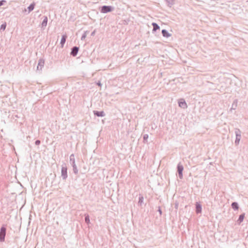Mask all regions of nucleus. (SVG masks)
Wrapping results in <instances>:
<instances>
[{
  "label": "nucleus",
  "instance_id": "10",
  "mask_svg": "<svg viewBox=\"0 0 248 248\" xmlns=\"http://www.w3.org/2000/svg\"><path fill=\"white\" fill-rule=\"evenodd\" d=\"M93 114L97 117H104L105 116L104 111L93 110Z\"/></svg>",
  "mask_w": 248,
  "mask_h": 248
},
{
  "label": "nucleus",
  "instance_id": "1",
  "mask_svg": "<svg viewBox=\"0 0 248 248\" xmlns=\"http://www.w3.org/2000/svg\"><path fill=\"white\" fill-rule=\"evenodd\" d=\"M69 161H70V164L71 165L72 167H73V172L75 174H77L78 173V170L77 165L76 164L74 154H72L70 155V157H69Z\"/></svg>",
  "mask_w": 248,
  "mask_h": 248
},
{
  "label": "nucleus",
  "instance_id": "3",
  "mask_svg": "<svg viewBox=\"0 0 248 248\" xmlns=\"http://www.w3.org/2000/svg\"><path fill=\"white\" fill-rule=\"evenodd\" d=\"M6 225L3 224L0 229V242H3L5 241L6 233Z\"/></svg>",
  "mask_w": 248,
  "mask_h": 248
},
{
  "label": "nucleus",
  "instance_id": "23",
  "mask_svg": "<svg viewBox=\"0 0 248 248\" xmlns=\"http://www.w3.org/2000/svg\"><path fill=\"white\" fill-rule=\"evenodd\" d=\"M148 134H144L143 136V142L145 143L147 142V140L148 139Z\"/></svg>",
  "mask_w": 248,
  "mask_h": 248
},
{
  "label": "nucleus",
  "instance_id": "15",
  "mask_svg": "<svg viewBox=\"0 0 248 248\" xmlns=\"http://www.w3.org/2000/svg\"><path fill=\"white\" fill-rule=\"evenodd\" d=\"M66 38H67V36L66 35H63L62 36L61 40V42H60V44L61 45L62 47H63V45H64V44L66 42Z\"/></svg>",
  "mask_w": 248,
  "mask_h": 248
},
{
  "label": "nucleus",
  "instance_id": "24",
  "mask_svg": "<svg viewBox=\"0 0 248 248\" xmlns=\"http://www.w3.org/2000/svg\"><path fill=\"white\" fill-rule=\"evenodd\" d=\"M6 27V23L5 22L2 24L0 27V31H4Z\"/></svg>",
  "mask_w": 248,
  "mask_h": 248
},
{
  "label": "nucleus",
  "instance_id": "11",
  "mask_svg": "<svg viewBox=\"0 0 248 248\" xmlns=\"http://www.w3.org/2000/svg\"><path fill=\"white\" fill-rule=\"evenodd\" d=\"M196 212L197 214L202 212V204L200 202L196 203Z\"/></svg>",
  "mask_w": 248,
  "mask_h": 248
},
{
  "label": "nucleus",
  "instance_id": "13",
  "mask_svg": "<svg viewBox=\"0 0 248 248\" xmlns=\"http://www.w3.org/2000/svg\"><path fill=\"white\" fill-rule=\"evenodd\" d=\"M161 33L163 36L166 38H168L171 35V34L166 29H163L161 31Z\"/></svg>",
  "mask_w": 248,
  "mask_h": 248
},
{
  "label": "nucleus",
  "instance_id": "8",
  "mask_svg": "<svg viewBox=\"0 0 248 248\" xmlns=\"http://www.w3.org/2000/svg\"><path fill=\"white\" fill-rule=\"evenodd\" d=\"M178 105L183 108H186L187 107V104L184 99H181L178 101Z\"/></svg>",
  "mask_w": 248,
  "mask_h": 248
},
{
  "label": "nucleus",
  "instance_id": "14",
  "mask_svg": "<svg viewBox=\"0 0 248 248\" xmlns=\"http://www.w3.org/2000/svg\"><path fill=\"white\" fill-rule=\"evenodd\" d=\"M152 25L153 26V27L152 31L153 32H154L156 31L157 30L160 29V27L159 26V25L155 22H153L152 23Z\"/></svg>",
  "mask_w": 248,
  "mask_h": 248
},
{
  "label": "nucleus",
  "instance_id": "18",
  "mask_svg": "<svg viewBox=\"0 0 248 248\" xmlns=\"http://www.w3.org/2000/svg\"><path fill=\"white\" fill-rule=\"evenodd\" d=\"M231 206L234 210H237L239 209V205L237 202H233L231 204Z\"/></svg>",
  "mask_w": 248,
  "mask_h": 248
},
{
  "label": "nucleus",
  "instance_id": "19",
  "mask_svg": "<svg viewBox=\"0 0 248 248\" xmlns=\"http://www.w3.org/2000/svg\"><path fill=\"white\" fill-rule=\"evenodd\" d=\"M143 200H144V198H143V197L142 195L140 194L139 195V202H138V204L140 205V206H141L143 202Z\"/></svg>",
  "mask_w": 248,
  "mask_h": 248
},
{
  "label": "nucleus",
  "instance_id": "4",
  "mask_svg": "<svg viewBox=\"0 0 248 248\" xmlns=\"http://www.w3.org/2000/svg\"><path fill=\"white\" fill-rule=\"evenodd\" d=\"M61 177L63 180H65L68 177L67 167L65 163H63L61 168Z\"/></svg>",
  "mask_w": 248,
  "mask_h": 248
},
{
  "label": "nucleus",
  "instance_id": "30",
  "mask_svg": "<svg viewBox=\"0 0 248 248\" xmlns=\"http://www.w3.org/2000/svg\"><path fill=\"white\" fill-rule=\"evenodd\" d=\"M95 30H94V31H93L91 33V35L92 36H94V35H95Z\"/></svg>",
  "mask_w": 248,
  "mask_h": 248
},
{
  "label": "nucleus",
  "instance_id": "20",
  "mask_svg": "<svg viewBox=\"0 0 248 248\" xmlns=\"http://www.w3.org/2000/svg\"><path fill=\"white\" fill-rule=\"evenodd\" d=\"M238 100L237 99H235L232 104L231 109H235L237 106Z\"/></svg>",
  "mask_w": 248,
  "mask_h": 248
},
{
  "label": "nucleus",
  "instance_id": "6",
  "mask_svg": "<svg viewBox=\"0 0 248 248\" xmlns=\"http://www.w3.org/2000/svg\"><path fill=\"white\" fill-rule=\"evenodd\" d=\"M184 170V167L181 163L179 162L177 166V171L178 174V177L180 179L183 178V171Z\"/></svg>",
  "mask_w": 248,
  "mask_h": 248
},
{
  "label": "nucleus",
  "instance_id": "12",
  "mask_svg": "<svg viewBox=\"0 0 248 248\" xmlns=\"http://www.w3.org/2000/svg\"><path fill=\"white\" fill-rule=\"evenodd\" d=\"M43 20L41 23V28H44L46 27L47 25V21H48V18L46 16H43Z\"/></svg>",
  "mask_w": 248,
  "mask_h": 248
},
{
  "label": "nucleus",
  "instance_id": "27",
  "mask_svg": "<svg viewBox=\"0 0 248 248\" xmlns=\"http://www.w3.org/2000/svg\"><path fill=\"white\" fill-rule=\"evenodd\" d=\"M40 143H41V141L39 140H37L35 141V144L36 145H39L40 144Z\"/></svg>",
  "mask_w": 248,
  "mask_h": 248
},
{
  "label": "nucleus",
  "instance_id": "21",
  "mask_svg": "<svg viewBox=\"0 0 248 248\" xmlns=\"http://www.w3.org/2000/svg\"><path fill=\"white\" fill-rule=\"evenodd\" d=\"M169 7H171L174 4L175 0H165Z\"/></svg>",
  "mask_w": 248,
  "mask_h": 248
},
{
  "label": "nucleus",
  "instance_id": "28",
  "mask_svg": "<svg viewBox=\"0 0 248 248\" xmlns=\"http://www.w3.org/2000/svg\"><path fill=\"white\" fill-rule=\"evenodd\" d=\"M157 211L159 213V214L161 215H162V211H161V208L160 207H158V209L157 210Z\"/></svg>",
  "mask_w": 248,
  "mask_h": 248
},
{
  "label": "nucleus",
  "instance_id": "16",
  "mask_svg": "<svg viewBox=\"0 0 248 248\" xmlns=\"http://www.w3.org/2000/svg\"><path fill=\"white\" fill-rule=\"evenodd\" d=\"M35 3L34 2H33L32 3H31L28 7H27V9L28 10V13H30L32 11H33V10L34 9V7H35Z\"/></svg>",
  "mask_w": 248,
  "mask_h": 248
},
{
  "label": "nucleus",
  "instance_id": "22",
  "mask_svg": "<svg viewBox=\"0 0 248 248\" xmlns=\"http://www.w3.org/2000/svg\"><path fill=\"white\" fill-rule=\"evenodd\" d=\"M85 221L87 224H89L90 222V217L88 214L85 215Z\"/></svg>",
  "mask_w": 248,
  "mask_h": 248
},
{
  "label": "nucleus",
  "instance_id": "5",
  "mask_svg": "<svg viewBox=\"0 0 248 248\" xmlns=\"http://www.w3.org/2000/svg\"><path fill=\"white\" fill-rule=\"evenodd\" d=\"M241 132L240 130L239 129L236 128L235 130V134L236 136V139L235 140V144L236 145H237L239 144L240 140L241 138Z\"/></svg>",
  "mask_w": 248,
  "mask_h": 248
},
{
  "label": "nucleus",
  "instance_id": "2",
  "mask_svg": "<svg viewBox=\"0 0 248 248\" xmlns=\"http://www.w3.org/2000/svg\"><path fill=\"white\" fill-rule=\"evenodd\" d=\"M114 7L111 5H103L99 7L100 12L101 13L106 14L113 11Z\"/></svg>",
  "mask_w": 248,
  "mask_h": 248
},
{
  "label": "nucleus",
  "instance_id": "7",
  "mask_svg": "<svg viewBox=\"0 0 248 248\" xmlns=\"http://www.w3.org/2000/svg\"><path fill=\"white\" fill-rule=\"evenodd\" d=\"M79 51V47L74 46L71 48L70 55L73 57H76Z\"/></svg>",
  "mask_w": 248,
  "mask_h": 248
},
{
  "label": "nucleus",
  "instance_id": "29",
  "mask_svg": "<svg viewBox=\"0 0 248 248\" xmlns=\"http://www.w3.org/2000/svg\"><path fill=\"white\" fill-rule=\"evenodd\" d=\"M96 85H97L98 86H101L102 85V84L101 83V82L100 81H98L96 83Z\"/></svg>",
  "mask_w": 248,
  "mask_h": 248
},
{
  "label": "nucleus",
  "instance_id": "17",
  "mask_svg": "<svg viewBox=\"0 0 248 248\" xmlns=\"http://www.w3.org/2000/svg\"><path fill=\"white\" fill-rule=\"evenodd\" d=\"M245 217V214L243 213L242 214H241L239 217V218L238 219V220H237V222L238 224H240V223L241 222H243V220H244V218Z\"/></svg>",
  "mask_w": 248,
  "mask_h": 248
},
{
  "label": "nucleus",
  "instance_id": "26",
  "mask_svg": "<svg viewBox=\"0 0 248 248\" xmlns=\"http://www.w3.org/2000/svg\"><path fill=\"white\" fill-rule=\"evenodd\" d=\"M6 2V1L5 0H0V7L1 6H2Z\"/></svg>",
  "mask_w": 248,
  "mask_h": 248
},
{
  "label": "nucleus",
  "instance_id": "25",
  "mask_svg": "<svg viewBox=\"0 0 248 248\" xmlns=\"http://www.w3.org/2000/svg\"><path fill=\"white\" fill-rule=\"evenodd\" d=\"M87 33H89V31H87L84 32V33L82 35L81 37V40H83L86 38V37L87 36Z\"/></svg>",
  "mask_w": 248,
  "mask_h": 248
},
{
  "label": "nucleus",
  "instance_id": "9",
  "mask_svg": "<svg viewBox=\"0 0 248 248\" xmlns=\"http://www.w3.org/2000/svg\"><path fill=\"white\" fill-rule=\"evenodd\" d=\"M45 61L43 59H40L38 61V65L37 66V69L38 70H42V68L44 66Z\"/></svg>",
  "mask_w": 248,
  "mask_h": 248
}]
</instances>
